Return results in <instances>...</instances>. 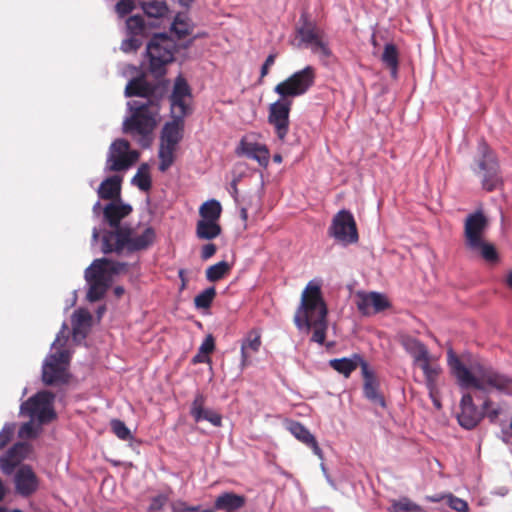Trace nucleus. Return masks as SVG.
Segmentation results:
<instances>
[{
    "label": "nucleus",
    "mask_w": 512,
    "mask_h": 512,
    "mask_svg": "<svg viewBox=\"0 0 512 512\" xmlns=\"http://www.w3.org/2000/svg\"><path fill=\"white\" fill-rule=\"evenodd\" d=\"M221 213V204L215 199L204 202L199 208L201 220L219 221Z\"/></svg>",
    "instance_id": "obj_34"
},
{
    "label": "nucleus",
    "mask_w": 512,
    "mask_h": 512,
    "mask_svg": "<svg viewBox=\"0 0 512 512\" xmlns=\"http://www.w3.org/2000/svg\"><path fill=\"white\" fill-rule=\"evenodd\" d=\"M14 424H5L0 432V449H2L11 439L14 433Z\"/></svg>",
    "instance_id": "obj_55"
},
{
    "label": "nucleus",
    "mask_w": 512,
    "mask_h": 512,
    "mask_svg": "<svg viewBox=\"0 0 512 512\" xmlns=\"http://www.w3.org/2000/svg\"><path fill=\"white\" fill-rule=\"evenodd\" d=\"M70 354L67 350H60L49 354L42 366V380L46 385L65 383L68 378L67 367Z\"/></svg>",
    "instance_id": "obj_11"
},
{
    "label": "nucleus",
    "mask_w": 512,
    "mask_h": 512,
    "mask_svg": "<svg viewBox=\"0 0 512 512\" xmlns=\"http://www.w3.org/2000/svg\"><path fill=\"white\" fill-rule=\"evenodd\" d=\"M190 100V87L180 75L175 80L170 96L171 113L174 119L164 125L160 144L177 147L182 139L183 119L189 113Z\"/></svg>",
    "instance_id": "obj_4"
},
{
    "label": "nucleus",
    "mask_w": 512,
    "mask_h": 512,
    "mask_svg": "<svg viewBox=\"0 0 512 512\" xmlns=\"http://www.w3.org/2000/svg\"><path fill=\"white\" fill-rule=\"evenodd\" d=\"M316 69L311 65L294 72L274 87V92L281 98L292 99L306 94L315 84Z\"/></svg>",
    "instance_id": "obj_7"
},
{
    "label": "nucleus",
    "mask_w": 512,
    "mask_h": 512,
    "mask_svg": "<svg viewBox=\"0 0 512 512\" xmlns=\"http://www.w3.org/2000/svg\"><path fill=\"white\" fill-rule=\"evenodd\" d=\"M215 348V342L212 335H207L199 347V352L205 355L210 354Z\"/></svg>",
    "instance_id": "obj_57"
},
{
    "label": "nucleus",
    "mask_w": 512,
    "mask_h": 512,
    "mask_svg": "<svg viewBox=\"0 0 512 512\" xmlns=\"http://www.w3.org/2000/svg\"><path fill=\"white\" fill-rule=\"evenodd\" d=\"M483 418V412L478 410L470 393H464L460 400V412L457 420L461 427L467 430L475 428Z\"/></svg>",
    "instance_id": "obj_16"
},
{
    "label": "nucleus",
    "mask_w": 512,
    "mask_h": 512,
    "mask_svg": "<svg viewBox=\"0 0 512 512\" xmlns=\"http://www.w3.org/2000/svg\"><path fill=\"white\" fill-rule=\"evenodd\" d=\"M54 394L48 391H40L22 402L20 405V414L29 419L36 420L40 424L51 422L56 413L53 408Z\"/></svg>",
    "instance_id": "obj_8"
},
{
    "label": "nucleus",
    "mask_w": 512,
    "mask_h": 512,
    "mask_svg": "<svg viewBox=\"0 0 512 512\" xmlns=\"http://www.w3.org/2000/svg\"><path fill=\"white\" fill-rule=\"evenodd\" d=\"M103 260H94L85 270V279L89 285L87 298L91 302L100 300L108 288V277L105 275L104 267H101Z\"/></svg>",
    "instance_id": "obj_14"
},
{
    "label": "nucleus",
    "mask_w": 512,
    "mask_h": 512,
    "mask_svg": "<svg viewBox=\"0 0 512 512\" xmlns=\"http://www.w3.org/2000/svg\"><path fill=\"white\" fill-rule=\"evenodd\" d=\"M103 262L100 264L105 269V275H121L126 274L129 270V265L125 262H116L102 258Z\"/></svg>",
    "instance_id": "obj_45"
},
{
    "label": "nucleus",
    "mask_w": 512,
    "mask_h": 512,
    "mask_svg": "<svg viewBox=\"0 0 512 512\" xmlns=\"http://www.w3.org/2000/svg\"><path fill=\"white\" fill-rule=\"evenodd\" d=\"M328 234L343 246L358 242L359 236L353 214L346 209L336 213L328 228Z\"/></svg>",
    "instance_id": "obj_9"
},
{
    "label": "nucleus",
    "mask_w": 512,
    "mask_h": 512,
    "mask_svg": "<svg viewBox=\"0 0 512 512\" xmlns=\"http://www.w3.org/2000/svg\"><path fill=\"white\" fill-rule=\"evenodd\" d=\"M230 270V265L226 261H220L206 270V278L210 282H216L222 279Z\"/></svg>",
    "instance_id": "obj_41"
},
{
    "label": "nucleus",
    "mask_w": 512,
    "mask_h": 512,
    "mask_svg": "<svg viewBox=\"0 0 512 512\" xmlns=\"http://www.w3.org/2000/svg\"><path fill=\"white\" fill-rule=\"evenodd\" d=\"M290 433L299 441L309 446L315 455L323 459V451L313 434L300 422L292 421L288 426Z\"/></svg>",
    "instance_id": "obj_24"
},
{
    "label": "nucleus",
    "mask_w": 512,
    "mask_h": 512,
    "mask_svg": "<svg viewBox=\"0 0 512 512\" xmlns=\"http://www.w3.org/2000/svg\"><path fill=\"white\" fill-rule=\"evenodd\" d=\"M275 59H276V54L268 55V57L266 58L265 62L263 63V65L261 67L260 73H261L262 78L268 74L269 68L274 64Z\"/></svg>",
    "instance_id": "obj_59"
},
{
    "label": "nucleus",
    "mask_w": 512,
    "mask_h": 512,
    "mask_svg": "<svg viewBox=\"0 0 512 512\" xmlns=\"http://www.w3.org/2000/svg\"><path fill=\"white\" fill-rule=\"evenodd\" d=\"M168 501V497L164 494L157 495L151 499L149 510L153 512H158L163 509Z\"/></svg>",
    "instance_id": "obj_56"
},
{
    "label": "nucleus",
    "mask_w": 512,
    "mask_h": 512,
    "mask_svg": "<svg viewBox=\"0 0 512 512\" xmlns=\"http://www.w3.org/2000/svg\"><path fill=\"white\" fill-rule=\"evenodd\" d=\"M72 331L75 341L85 339L92 322V316L88 310L78 309L72 315Z\"/></svg>",
    "instance_id": "obj_26"
},
{
    "label": "nucleus",
    "mask_w": 512,
    "mask_h": 512,
    "mask_svg": "<svg viewBox=\"0 0 512 512\" xmlns=\"http://www.w3.org/2000/svg\"><path fill=\"white\" fill-rule=\"evenodd\" d=\"M205 401H206V398L202 393H197L195 395L194 400L191 404V408H190V414L192 415V417L194 419H198L200 413H202V411L205 409L204 408Z\"/></svg>",
    "instance_id": "obj_51"
},
{
    "label": "nucleus",
    "mask_w": 512,
    "mask_h": 512,
    "mask_svg": "<svg viewBox=\"0 0 512 512\" xmlns=\"http://www.w3.org/2000/svg\"><path fill=\"white\" fill-rule=\"evenodd\" d=\"M258 139L259 135L255 133L243 136L235 149V153L238 156H245L252 159L261 167L266 168L269 165L270 152L268 147Z\"/></svg>",
    "instance_id": "obj_12"
},
{
    "label": "nucleus",
    "mask_w": 512,
    "mask_h": 512,
    "mask_svg": "<svg viewBox=\"0 0 512 512\" xmlns=\"http://www.w3.org/2000/svg\"><path fill=\"white\" fill-rule=\"evenodd\" d=\"M67 329V325L66 323H63L62 325V329L61 331L57 334L56 336V339L54 340V342L52 343V348H55L57 344H60V345H63L64 343H62V338L65 339L64 337V331Z\"/></svg>",
    "instance_id": "obj_60"
},
{
    "label": "nucleus",
    "mask_w": 512,
    "mask_h": 512,
    "mask_svg": "<svg viewBox=\"0 0 512 512\" xmlns=\"http://www.w3.org/2000/svg\"><path fill=\"white\" fill-rule=\"evenodd\" d=\"M323 31L320 30L316 24L306 21L301 27L297 29V36L300 39L299 46L306 48L315 45L320 39L323 38Z\"/></svg>",
    "instance_id": "obj_28"
},
{
    "label": "nucleus",
    "mask_w": 512,
    "mask_h": 512,
    "mask_svg": "<svg viewBox=\"0 0 512 512\" xmlns=\"http://www.w3.org/2000/svg\"><path fill=\"white\" fill-rule=\"evenodd\" d=\"M110 426L113 433L123 441L131 440L133 438L130 429L126 426V424L119 419H112L110 421Z\"/></svg>",
    "instance_id": "obj_47"
},
{
    "label": "nucleus",
    "mask_w": 512,
    "mask_h": 512,
    "mask_svg": "<svg viewBox=\"0 0 512 512\" xmlns=\"http://www.w3.org/2000/svg\"><path fill=\"white\" fill-rule=\"evenodd\" d=\"M122 178L114 175L106 178L100 184L97 193L101 199H113L120 195Z\"/></svg>",
    "instance_id": "obj_31"
},
{
    "label": "nucleus",
    "mask_w": 512,
    "mask_h": 512,
    "mask_svg": "<svg viewBox=\"0 0 512 512\" xmlns=\"http://www.w3.org/2000/svg\"><path fill=\"white\" fill-rule=\"evenodd\" d=\"M31 446L25 442L14 444L2 457H0V469L10 475L14 469L29 455Z\"/></svg>",
    "instance_id": "obj_17"
},
{
    "label": "nucleus",
    "mask_w": 512,
    "mask_h": 512,
    "mask_svg": "<svg viewBox=\"0 0 512 512\" xmlns=\"http://www.w3.org/2000/svg\"><path fill=\"white\" fill-rule=\"evenodd\" d=\"M262 341L261 334L258 330L249 331L241 342V362L242 368L246 367L250 362L251 353L260 350Z\"/></svg>",
    "instance_id": "obj_25"
},
{
    "label": "nucleus",
    "mask_w": 512,
    "mask_h": 512,
    "mask_svg": "<svg viewBox=\"0 0 512 512\" xmlns=\"http://www.w3.org/2000/svg\"><path fill=\"white\" fill-rule=\"evenodd\" d=\"M154 238L155 232L151 227L145 228L141 234H133L129 228L119 229L117 232H104L101 251L108 254L119 253L124 248L130 251L142 250L151 245Z\"/></svg>",
    "instance_id": "obj_5"
},
{
    "label": "nucleus",
    "mask_w": 512,
    "mask_h": 512,
    "mask_svg": "<svg viewBox=\"0 0 512 512\" xmlns=\"http://www.w3.org/2000/svg\"><path fill=\"white\" fill-rule=\"evenodd\" d=\"M99 238V231L97 228H94L92 231V245L98 241Z\"/></svg>",
    "instance_id": "obj_63"
},
{
    "label": "nucleus",
    "mask_w": 512,
    "mask_h": 512,
    "mask_svg": "<svg viewBox=\"0 0 512 512\" xmlns=\"http://www.w3.org/2000/svg\"><path fill=\"white\" fill-rule=\"evenodd\" d=\"M418 504L410 500L408 497H402L398 500H392L388 509L390 512H415Z\"/></svg>",
    "instance_id": "obj_46"
},
{
    "label": "nucleus",
    "mask_w": 512,
    "mask_h": 512,
    "mask_svg": "<svg viewBox=\"0 0 512 512\" xmlns=\"http://www.w3.org/2000/svg\"><path fill=\"white\" fill-rule=\"evenodd\" d=\"M472 251L478 252L481 257L488 263L494 264L498 261V253L494 247V245L485 242L484 240L480 242V245L476 248H469Z\"/></svg>",
    "instance_id": "obj_42"
},
{
    "label": "nucleus",
    "mask_w": 512,
    "mask_h": 512,
    "mask_svg": "<svg viewBox=\"0 0 512 512\" xmlns=\"http://www.w3.org/2000/svg\"><path fill=\"white\" fill-rule=\"evenodd\" d=\"M481 412H483V415L486 414L491 422H494L500 415L501 408L499 405H495L489 398H486L482 404Z\"/></svg>",
    "instance_id": "obj_49"
},
{
    "label": "nucleus",
    "mask_w": 512,
    "mask_h": 512,
    "mask_svg": "<svg viewBox=\"0 0 512 512\" xmlns=\"http://www.w3.org/2000/svg\"><path fill=\"white\" fill-rule=\"evenodd\" d=\"M477 152L478 156L475 160L477 168H474L476 174L479 175L485 171H489L490 168L497 169V167H500L495 153L485 141L481 140L478 143Z\"/></svg>",
    "instance_id": "obj_21"
},
{
    "label": "nucleus",
    "mask_w": 512,
    "mask_h": 512,
    "mask_svg": "<svg viewBox=\"0 0 512 512\" xmlns=\"http://www.w3.org/2000/svg\"><path fill=\"white\" fill-rule=\"evenodd\" d=\"M363 365L366 368L369 367L365 359L357 353L352 354L350 357L335 358L329 361V366L345 378H349L358 367L361 368V373H363Z\"/></svg>",
    "instance_id": "obj_20"
},
{
    "label": "nucleus",
    "mask_w": 512,
    "mask_h": 512,
    "mask_svg": "<svg viewBox=\"0 0 512 512\" xmlns=\"http://www.w3.org/2000/svg\"><path fill=\"white\" fill-rule=\"evenodd\" d=\"M446 498L448 500V505L451 509L457 512H468L469 506L465 500L458 498L452 494H448Z\"/></svg>",
    "instance_id": "obj_52"
},
{
    "label": "nucleus",
    "mask_w": 512,
    "mask_h": 512,
    "mask_svg": "<svg viewBox=\"0 0 512 512\" xmlns=\"http://www.w3.org/2000/svg\"><path fill=\"white\" fill-rule=\"evenodd\" d=\"M479 175L481 176L482 188L488 192L497 189L503 183L500 167H497V169L490 168L489 171Z\"/></svg>",
    "instance_id": "obj_35"
},
{
    "label": "nucleus",
    "mask_w": 512,
    "mask_h": 512,
    "mask_svg": "<svg viewBox=\"0 0 512 512\" xmlns=\"http://www.w3.org/2000/svg\"><path fill=\"white\" fill-rule=\"evenodd\" d=\"M209 361H210L209 356H208V355H205V354H203V353H200L199 351H198V353L193 357V360H192V362H193L194 364H196V363H206V362H209Z\"/></svg>",
    "instance_id": "obj_61"
},
{
    "label": "nucleus",
    "mask_w": 512,
    "mask_h": 512,
    "mask_svg": "<svg viewBox=\"0 0 512 512\" xmlns=\"http://www.w3.org/2000/svg\"><path fill=\"white\" fill-rule=\"evenodd\" d=\"M196 422H200L202 420H206L210 422L215 427H220L222 425V417L219 413L210 410L204 409L202 413H200L198 419H194Z\"/></svg>",
    "instance_id": "obj_50"
},
{
    "label": "nucleus",
    "mask_w": 512,
    "mask_h": 512,
    "mask_svg": "<svg viewBox=\"0 0 512 512\" xmlns=\"http://www.w3.org/2000/svg\"><path fill=\"white\" fill-rule=\"evenodd\" d=\"M506 283L512 289V271L507 275Z\"/></svg>",
    "instance_id": "obj_64"
},
{
    "label": "nucleus",
    "mask_w": 512,
    "mask_h": 512,
    "mask_svg": "<svg viewBox=\"0 0 512 512\" xmlns=\"http://www.w3.org/2000/svg\"><path fill=\"white\" fill-rule=\"evenodd\" d=\"M216 296V289L214 287H208L199 293L194 298V304L197 309H208L210 308L214 298Z\"/></svg>",
    "instance_id": "obj_44"
},
{
    "label": "nucleus",
    "mask_w": 512,
    "mask_h": 512,
    "mask_svg": "<svg viewBox=\"0 0 512 512\" xmlns=\"http://www.w3.org/2000/svg\"><path fill=\"white\" fill-rule=\"evenodd\" d=\"M153 90L142 77L131 79L125 88L126 97L140 99L127 103L131 114L123 122V131L143 148L150 146L151 134L160 120V98L153 94Z\"/></svg>",
    "instance_id": "obj_1"
},
{
    "label": "nucleus",
    "mask_w": 512,
    "mask_h": 512,
    "mask_svg": "<svg viewBox=\"0 0 512 512\" xmlns=\"http://www.w3.org/2000/svg\"><path fill=\"white\" fill-rule=\"evenodd\" d=\"M416 366H418L425 376L426 385L429 388V390L432 392L436 385V381L442 371L439 363L437 362L436 358H434L432 355H430L426 360H423L422 362L418 363Z\"/></svg>",
    "instance_id": "obj_30"
},
{
    "label": "nucleus",
    "mask_w": 512,
    "mask_h": 512,
    "mask_svg": "<svg viewBox=\"0 0 512 512\" xmlns=\"http://www.w3.org/2000/svg\"><path fill=\"white\" fill-rule=\"evenodd\" d=\"M141 8L144 13L151 18H162L168 13V6L165 1L142 2Z\"/></svg>",
    "instance_id": "obj_37"
},
{
    "label": "nucleus",
    "mask_w": 512,
    "mask_h": 512,
    "mask_svg": "<svg viewBox=\"0 0 512 512\" xmlns=\"http://www.w3.org/2000/svg\"><path fill=\"white\" fill-rule=\"evenodd\" d=\"M42 425L36 420L30 419L28 422H25L21 425L18 436L21 439H33L36 438L42 430Z\"/></svg>",
    "instance_id": "obj_43"
},
{
    "label": "nucleus",
    "mask_w": 512,
    "mask_h": 512,
    "mask_svg": "<svg viewBox=\"0 0 512 512\" xmlns=\"http://www.w3.org/2000/svg\"><path fill=\"white\" fill-rule=\"evenodd\" d=\"M362 376L364 378L363 392L364 396L370 400L374 404H378L382 408L386 407V402L384 397L378 391V382L374 376L373 371L370 368H366L363 365V373Z\"/></svg>",
    "instance_id": "obj_23"
},
{
    "label": "nucleus",
    "mask_w": 512,
    "mask_h": 512,
    "mask_svg": "<svg viewBox=\"0 0 512 512\" xmlns=\"http://www.w3.org/2000/svg\"><path fill=\"white\" fill-rule=\"evenodd\" d=\"M193 27L194 24L186 13H178L172 22L171 30L181 39L190 35Z\"/></svg>",
    "instance_id": "obj_33"
},
{
    "label": "nucleus",
    "mask_w": 512,
    "mask_h": 512,
    "mask_svg": "<svg viewBox=\"0 0 512 512\" xmlns=\"http://www.w3.org/2000/svg\"><path fill=\"white\" fill-rule=\"evenodd\" d=\"M139 158V153L130 148L125 139H116L110 145L105 163V172L128 170Z\"/></svg>",
    "instance_id": "obj_10"
},
{
    "label": "nucleus",
    "mask_w": 512,
    "mask_h": 512,
    "mask_svg": "<svg viewBox=\"0 0 512 512\" xmlns=\"http://www.w3.org/2000/svg\"><path fill=\"white\" fill-rule=\"evenodd\" d=\"M179 278L181 280V286L180 289L183 290L186 287V278H185V271L183 269H180L178 272Z\"/></svg>",
    "instance_id": "obj_62"
},
{
    "label": "nucleus",
    "mask_w": 512,
    "mask_h": 512,
    "mask_svg": "<svg viewBox=\"0 0 512 512\" xmlns=\"http://www.w3.org/2000/svg\"><path fill=\"white\" fill-rule=\"evenodd\" d=\"M141 44L139 36H129L127 39L122 41L121 50L125 53L134 52L140 48Z\"/></svg>",
    "instance_id": "obj_54"
},
{
    "label": "nucleus",
    "mask_w": 512,
    "mask_h": 512,
    "mask_svg": "<svg viewBox=\"0 0 512 512\" xmlns=\"http://www.w3.org/2000/svg\"><path fill=\"white\" fill-rule=\"evenodd\" d=\"M135 8L134 0H120L115 5L116 13L119 17H124L127 14L131 13Z\"/></svg>",
    "instance_id": "obj_53"
},
{
    "label": "nucleus",
    "mask_w": 512,
    "mask_h": 512,
    "mask_svg": "<svg viewBox=\"0 0 512 512\" xmlns=\"http://www.w3.org/2000/svg\"><path fill=\"white\" fill-rule=\"evenodd\" d=\"M246 499L242 495L233 492L220 494L215 500V509L224 512H236L244 507Z\"/></svg>",
    "instance_id": "obj_27"
},
{
    "label": "nucleus",
    "mask_w": 512,
    "mask_h": 512,
    "mask_svg": "<svg viewBox=\"0 0 512 512\" xmlns=\"http://www.w3.org/2000/svg\"><path fill=\"white\" fill-rule=\"evenodd\" d=\"M132 184L137 186L141 191H148L151 188V177L147 164H142L135 176L131 180Z\"/></svg>",
    "instance_id": "obj_39"
},
{
    "label": "nucleus",
    "mask_w": 512,
    "mask_h": 512,
    "mask_svg": "<svg viewBox=\"0 0 512 512\" xmlns=\"http://www.w3.org/2000/svg\"><path fill=\"white\" fill-rule=\"evenodd\" d=\"M222 232L219 221L198 220L196 224V236L202 240H213Z\"/></svg>",
    "instance_id": "obj_32"
},
{
    "label": "nucleus",
    "mask_w": 512,
    "mask_h": 512,
    "mask_svg": "<svg viewBox=\"0 0 512 512\" xmlns=\"http://www.w3.org/2000/svg\"><path fill=\"white\" fill-rule=\"evenodd\" d=\"M405 351L412 357L413 364L426 360L431 354L424 343L413 337H406L402 341Z\"/></svg>",
    "instance_id": "obj_29"
},
{
    "label": "nucleus",
    "mask_w": 512,
    "mask_h": 512,
    "mask_svg": "<svg viewBox=\"0 0 512 512\" xmlns=\"http://www.w3.org/2000/svg\"><path fill=\"white\" fill-rule=\"evenodd\" d=\"M389 307L387 298L378 292H359L357 294V308L363 315H372Z\"/></svg>",
    "instance_id": "obj_18"
},
{
    "label": "nucleus",
    "mask_w": 512,
    "mask_h": 512,
    "mask_svg": "<svg viewBox=\"0 0 512 512\" xmlns=\"http://www.w3.org/2000/svg\"><path fill=\"white\" fill-rule=\"evenodd\" d=\"M15 486L19 494L28 496L37 489V478L29 466H22L15 475Z\"/></svg>",
    "instance_id": "obj_22"
},
{
    "label": "nucleus",
    "mask_w": 512,
    "mask_h": 512,
    "mask_svg": "<svg viewBox=\"0 0 512 512\" xmlns=\"http://www.w3.org/2000/svg\"><path fill=\"white\" fill-rule=\"evenodd\" d=\"M447 363L462 389H474L484 395L494 390L512 395V378L492 366L474 361L468 367L452 349L447 352Z\"/></svg>",
    "instance_id": "obj_2"
},
{
    "label": "nucleus",
    "mask_w": 512,
    "mask_h": 512,
    "mask_svg": "<svg viewBox=\"0 0 512 512\" xmlns=\"http://www.w3.org/2000/svg\"><path fill=\"white\" fill-rule=\"evenodd\" d=\"M176 51L175 41L165 33L154 34L146 47L149 70L160 78L166 74V66L173 62Z\"/></svg>",
    "instance_id": "obj_6"
},
{
    "label": "nucleus",
    "mask_w": 512,
    "mask_h": 512,
    "mask_svg": "<svg viewBox=\"0 0 512 512\" xmlns=\"http://www.w3.org/2000/svg\"><path fill=\"white\" fill-rule=\"evenodd\" d=\"M127 34L129 36H145L147 26L142 16L134 15L126 20Z\"/></svg>",
    "instance_id": "obj_38"
},
{
    "label": "nucleus",
    "mask_w": 512,
    "mask_h": 512,
    "mask_svg": "<svg viewBox=\"0 0 512 512\" xmlns=\"http://www.w3.org/2000/svg\"><path fill=\"white\" fill-rule=\"evenodd\" d=\"M292 106V100L281 98L270 104L268 121L273 125L277 137L284 141L289 132V114Z\"/></svg>",
    "instance_id": "obj_13"
},
{
    "label": "nucleus",
    "mask_w": 512,
    "mask_h": 512,
    "mask_svg": "<svg viewBox=\"0 0 512 512\" xmlns=\"http://www.w3.org/2000/svg\"><path fill=\"white\" fill-rule=\"evenodd\" d=\"M177 147L160 144L159 148V170L167 171L174 163V153Z\"/></svg>",
    "instance_id": "obj_40"
},
{
    "label": "nucleus",
    "mask_w": 512,
    "mask_h": 512,
    "mask_svg": "<svg viewBox=\"0 0 512 512\" xmlns=\"http://www.w3.org/2000/svg\"><path fill=\"white\" fill-rule=\"evenodd\" d=\"M398 57L399 55L396 46L392 43L386 44L381 59L383 63L390 69L391 76L393 78H396L398 73Z\"/></svg>",
    "instance_id": "obj_36"
},
{
    "label": "nucleus",
    "mask_w": 512,
    "mask_h": 512,
    "mask_svg": "<svg viewBox=\"0 0 512 512\" xmlns=\"http://www.w3.org/2000/svg\"><path fill=\"white\" fill-rule=\"evenodd\" d=\"M216 251H217V248H216L215 244H213V243L205 244L201 250V258L203 260H208L216 253Z\"/></svg>",
    "instance_id": "obj_58"
},
{
    "label": "nucleus",
    "mask_w": 512,
    "mask_h": 512,
    "mask_svg": "<svg viewBox=\"0 0 512 512\" xmlns=\"http://www.w3.org/2000/svg\"><path fill=\"white\" fill-rule=\"evenodd\" d=\"M309 48L311 49L312 53L318 55L319 59L323 62L332 56V51L329 47V44L324 40V38L320 39L315 45L313 44Z\"/></svg>",
    "instance_id": "obj_48"
},
{
    "label": "nucleus",
    "mask_w": 512,
    "mask_h": 512,
    "mask_svg": "<svg viewBox=\"0 0 512 512\" xmlns=\"http://www.w3.org/2000/svg\"><path fill=\"white\" fill-rule=\"evenodd\" d=\"M132 211V207L119 201L111 202L105 206L103 214L104 218L111 227L109 232H117L119 229H127L121 226V220Z\"/></svg>",
    "instance_id": "obj_19"
},
{
    "label": "nucleus",
    "mask_w": 512,
    "mask_h": 512,
    "mask_svg": "<svg viewBox=\"0 0 512 512\" xmlns=\"http://www.w3.org/2000/svg\"><path fill=\"white\" fill-rule=\"evenodd\" d=\"M294 323L298 329L313 328L311 341L324 344L328 328L327 307L322 297L321 287L315 281H310L302 292Z\"/></svg>",
    "instance_id": "obj_3"
},
{
    "label": "nucleus",
    "mask_w": 512,
    "mask_h": 512,
    "mask_svg": "<svg viewBox=\"0 0 512 512\" xmlns=\"http://www.w3.org/2000/svg\"><path fill=\"white\" fill-rule=\"evenodd\" d=\"M488 226V219L482 211H476L467 216L464 225L465 244L468 248H476L483 241V235Z\"/></svg>",
    "instance_id": "obj_15"
}]
</instances>
